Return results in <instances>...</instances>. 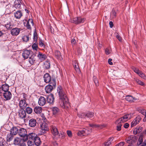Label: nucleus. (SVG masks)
<instances>
[{
    "label": "nucleus",
    "mask_w": 146,
    "mask_h": 146,
    "mask_svg": "<svg viewBox=\"0 0 146 146\" xmlns=\"http://www.w3.org/2000/svg\"><path fill=\"white\" fill-rule=\"evenodd\" d=\"M57 93L59 97V103L60 106L63 108H68L70 106L68 102L65 92L60 86L57 87Z\"/></svg>",
    "instance_id": "obj_1"
},
{
    "label": "nucleus",
    "mask_w": 146,
    "mask_h": 146,
    "mask_svg": "<svg viewBox=\"0 0 146 146\" xmlns=\"http://www.w3.org/2000/svg\"><path fill=\"white\" fill-rule=\"evenodd\" d=\"M132 115L131 113L127 114L118 119L115 122V124L117 125V128H121L123 123L130 119Z\"/></svg>",
    "instance_id": "obj_2"
},
{
    "label": "nucleus",
    "mask_w": 146,
    "mask_h": 146,
    "mask_svg": "<svg viewBox=\"0 0 146 146\" xmlns=\"http://www.w3.org/2000/svg\"><path fill=\"white\" fill-rule=\"evenodd\" d=\"M138 138L135 136L132 135L125 139L126 142L129 144L128 146H133L135 144Z\"/></svg>",
    "instance_id": "obj_3"
},
{
    "label": "nucleus",
    "mask_w": 146,
    "mask_h": 146,
    "mask_svg": "<svg viewBox=\"0 0 146 146\" xmlns=\"http://www.w3.org/2000/svg\"><path fill=\"white\" fill-rule=\"evenodd\" d=\"M85 19L81 17H77L74 18L73 19H71L70 21L76 24H78L83 23L85 21Z\"/></svg>",
    "instance_id": "obj_4"
},
{
    "label": "nucleus",
    "mask_w": 146,
    "mask_h": 146,
    "mask_svg": "<svg viewBox=\"0 0 146 146\" xmlns=\"http://www.w3.org/2000/svg\"><path fill=\"white\" fill-rule=\"evenodd\" d=\"M23 99H22L19 102V106L21 109H24L27 106L28 104L26 101V98L23 95Z\"/></svg>",
    "instance_id": "obj_5"
},
{
    "label": "nucleus",
    "mask_w": 146,
    "mask_h": 146,
    "mask_svg": "<svg viewBox=\"0 0 146 146\" xmlns=\"http://www.w3.org/2000/svg\"><path fill=\"white\" fill-rule=\"evenodd\" d=\"M78 115L79 117L82 118L88 117L91 118L93 117V113L91 112H89L86 114L81 113L78 114Z\"/></svg>",
    "instance_id": "obj_6"
},
{
    "label": "nucleus",
    "mask_w": 146,
    "mask_h": 146,
    "mask_svg": "<svg viewBox=\"0 0 146 146\" xmlns=\"http://www.w3.org/2000/svg\"><path fill=\"white\" fill-rule=\"evenodd\" d=\"M9 86L8 85L6 84L1 85L0 84V92L2 94L3 92L9 91Z\"/></svg>",
    "instance_id": "obj_7"
},
{
    "label": "nucleus",
    "mask_w": 146,
    "mask_h": 146,
    "mask_svg": "<svg viewBox=\"0 0 146 146\" xmlns=\"http://www.w3.org/2000/svg\"><path fill=\"white\" fill-rule=\"evenodd\" d=\"M37 57L39 60L42 62L44 60L46 59L47 56L45 54H43L40 52H39L37 55Z\"/></svg>",
    "instance_id": "obj_8"
},
{
    "label": "nucleus",
    "mask_w": 146,
    "mask_h": 146,
    "mask_svg": "<svg viewBox=\"0 0 146 146\" xmlns=\"http://www.w3.org/2000/svg\"><path fill=\"white\" fill-rule=\"evenodd\" d=\"M25 141L24 139L17 137L14 139L13 144L16 145H19Z\"/></svg>",
    "instance_id": "obj_9"
},
{
    "label": "nucleus",
    "mask_w": 146,
    "mask_h": 146,
    "mask_svg": "<svg viewBox=\"0 0 146 146\" xmlns=\"http://www.w3.org/2000/svg\"><path fill=\"white\" fill-rule=\"evenodd\" d=\"M26 111L24 109H21L19 111L18 115L21 118H24L26 117Z\"/></svg>",
    "instance_id": "obj_10"
},
{
    "label": "nucleus",
    "mask_w": 146,
    "mask_h": 146,
    "mask_svg": "<svg viewBox=\"0 0 146 146\" xmlns=\"http://www.w3.org/2000/svg\"><path fill=\"white\" fill-rule=\"evenodd\" d=\"M141 120V118L139 116L137 117L131 123V127H134Z\"/></svg>",
    "instance_id": "obj_11"
},
{
    "label": "nucleus",
    "mask_w": 146,
    "mask_h": 146,
    "mask_svg": "<svg viewBox=\"0 0 146 146\" xmlns=\"http://www.w3.org/2000/svg\"><path fill=\"white\" fill-rule=\"evenodd\" d=\"M3 93V96L6 100H10L11 99L12 95L10 92H5Z\"/></svg>",
    "instance_id": "obj_12"
},
{
    "label": "nucleus",
    "mask_w": 146,
    "mask_h": 146,
    "mask_svg": "<svg viewBox=\"0 0 146 146\" xmlns=\"http://www.w3.org/2000/svg\"><path fill=\"white\" fill-rule=\"evenodd\" d=\"M37 136L34 133H30L29 135H27V138L25 139V141L27 140L28 138L30 140H33Z\"/></svg>",
    "instance_id": "obj_13"
},
{
    "label": "nucleus",
    "mask_w": 146,
    "mask_h": 146,
    "mask_svg": "<svg viewBox=\"0 0 146 146\" xmlns=\"http://www.w3.org/2000/svg\"><path fill=\"white\" fill-rule=\"evenodd\" d=\"M27 21V23L24 22V24L25 26L28 29H30L31 28L30 24L31 23L33 25V20L31 19H29L28 21Z\"/></svg>",
    "instance_id": "obj_14"
},
{
    "label": "nucleus",
    "mask_w": 146,
    "mask_h": 146,
    "mask_svg": "<svg viewBox=\"0 0 146 146\" xmlns=\"http://www.w3.org/2000/svg\"><path fill=\"white\" fill-rule=\"evenodd\" d=\"M27 131L25 128H20L19 132V135L22 137L27 136Z\"/></svg>",
    "instance_id": "obj_15"
},
{
    "label": "nucleus",
    "mask_w": 146,
    "mask_h": 146,
    "mask_svg": "<svg viewBox=\"0 0 146 146\" xmlns=\"http://www.w3.org/2000/svg\"><path fill=\"white\" fill-rule=\"evenodd\" d=\"M20 31L19 29L17 28H15L11 30V33L13 35L17 36L19 35Z\"/></svg>",
    "instance_id": "obj_16"
},
{
    "label": "nucleus",
    "mask_w": 146,
    "mask_h": 146,
    "mask_svg": "<svg viewBox=\"0 0 146 146\" xmlns=\"http://www.w3.org/2000/svg\"><path fill=\"white\" fill-rule=\"evenodd\" d=\"M44 82L46 83H48L50 82L51 80V77L48 73L45 74L43 77Z\"/></svg>",
    "instance_id": "obj_17"
},
{
    "label": "nucleus",
    "mask_w": 146,
    "mask_h": 146,
    "mask_svg": "<svg viewBox=\"0 0 146 146\" xmlns=\"http://www.w3.org/2000/svg\"><path fill=\"white\" fill-rule=\"evenodd\" d=\"M55 57L58 59L61 60L62 59L60 52L58 50H56L54 53Z\"/></svg>",
    "instance_id": "obj_18"
},
{
    "label": "nucleus",
    "mask_w": 146,
    "mask_h": 146,
    "mask_svg": "<svg viewBox=\"0 0 146 146\" xmlns=\"http://www.w3.org/2000/svg\"><path fill=\"white\" fill-rule=\"evenodd\" d=\"M46 102L45 99L44 97L41 96L39 98L38 103L40 106H44L46 104Z\"/></svg>",
    "instance_id": "obj_19"
},
{
    "label": "nucleus",
    "mask_w": 146,
    "mask_h": 146,
    "mask_svg": "<svg viewBox=\"0 0 146 146\" xmlns=\"http://www.w3.org/2000/svg\"><path fill=\"white\" fill-rule=\"evenodd\" d=\"M33 141L35 146H39L41 144L40 139L38 137H36Z\"/></svg>",
    "instance_id": "obj_20"
},
{
    "label": "nucleus",
    "mask_w": 146,
    "mask_h": 146,
    "mask_svg": "<svg viewBox=\"0 0 146 146\" xmlns=\"http://www.w3.org/2000/svg\"><path fill=\"white\" fill-rule=\"evenodd\" d=\"M15 17L17 19H20L23 15V14L20 11H18L14 13Z\"/></svg>",
    "instance_id": "obj_21"
},
{
    "label": "nucleus",
    "mask_w": 146,
    "mask_h": 146,
    "mask_svg": "<svg viewBox=\"0 0 146 146\" xmlns=\"http://www.w3.org/2000/svg\"><path fill=\"white\" fill-rule=\"evenodd\" d=\"M36 121L35 119H31L29 121V124L31 127H34L36 126Z\"/></svg>",
    "instance_id": "obj_22"
},
{
    "label": "nucleus",
    "mask_w": 146,
    "mask_h": 146,
    "mask_svg": "<svg viewBox=\"0 0 146 146\" xmlns=\"http://www.w3.org/2000/svg\"><path fill=\"white\" fill-rule=\"evenodd\" d=\"M47 100L48 103L52 104L54 101V98L53 95L51 94L48 96L47 97Z\"/></svg>",
    "instance_id": "obj_23"
},
{
    "label": "nucleus",
    "mask_w": 146,
    "mask_h": 146,
    "mask_svg": "<svg viewBox=\"0 0 146 146\" xmlns=\"http://www.w3.org/2000/svg\"><path fill=\"white\" fill-rule=\"evenodd\" d=\"M31 51L27 50H25L22 54V56L25 59L27 58L30 54Z\"/></svg>",
    "instance_id": "obj_24"
},
{
    "label": "nucleus",
    "mask_w": 146,
    "mask_h": 146,
    "mask_svg": "<svg viewBox=\"0 0 146 146\" xmlns=\"http://www.w3.org/2000/svg\"><path fill=\"white\" fill-rule=\"evenodd\" d=\"M125 99L127 101L131 102H134L135 101L137 100V98H133V96H126Z\"/></svg>",
    "instance_id": "obj_25"
},
{
    "label": "nucleus",
    "mask_w": 146,
    "mask_h": 146,
    "mask_svg": "<svg viewBox=\"0 0 146 146\" xmlns=\"http://www.w3.org/2000/svg\"><path fill=\"white\" fill-rule=\"evenodd\" d=\"M53 87L51 85H48L46 86L45 88V90L47 93H50L52 90Z\"/></svg>",
    "instance_id": "obj_26"
},
{
    "label": "nucleus",
    "mask_w": 146,
    "mask_h": 146,
    "mask_svg": "<svg viewBox=\"0 0 146 146\" xmlns=\"http://www.w3.org/2000/svg\"><path fill=\"white\" fill-rule=\"evenodd\" d=\"M89 127H94V128H97V127H100L102 128V127H107V125L105 124H103L102 125H96L94 124H89Z\"/></svg>",
    "instance_id": "obj_27"
},
{
    "label": "nucleus",
    "mask_w": 146,
    "mask_h": 146,
    "mask_svg": "<svg viewBox=\"0 0 146 146\" xmlns=\"http://www.w3.org/2000/svg\"><path fill=\"white\" fill-rule=\"evenodd\" d=\"M34 111L36 113H40L42 111V107L40 106H36L34 108Z\"/></svg>",
    "instance_id": "obj_28"
},
{
    "label": "nucleus",
    "mask_w": 146,
    "mask_h": 146,
    "mask_svg": "<svg viewBox=\"0 0 146 146\" xmlns=\"http://www.w3.org/2000/svg\"><path fill=\"white\" fill-rule=\"evenodd\" d=\"M114 138L111 137L109 138L107 141L103 145V146H109L111 144L112 141L113 140Z\"/></svg>",
    "instance_id": "obj_29"
},
{
    "label": "nucleus",
    "mask_w": 146,
    "mask_h": 146,
    "mask_svg": "<svg viewBox=\"0 0 146 146\" xmlns=\"http://www.w3.org/2000/svg\"><path fill=\"white\" fill-rule=\"evenodd\" d=\"M52 109L53 114L54 115H57L60 111L59 109L57 107H53Z\"/></svg>",
    "instance_id": "obj_30"
},
{
    "label": "nucleus",
    "mask_w": 146,
    "mask_h": 146,
    "mask_svg": "<svg viewBox=\"0 0 146 146\" xmlns=\"http://www.w3.org/2000/svg\"><path fill=\"white\" fill-rule=\"evenodd\" d=\"M143 135L141 134L140 135L137 144V146H139L142 144L143 140Z\"/></svg>",
    "instance_id": "obj_31"
},
{
    "label": "nucleus",
    "mask_w": 146,
    "mask_h": 146,
    "mask_svg": "<svg viewBox=\"0 0 146 146\" xmlns=\"http://www.w3.org/2000/svg\"><path fill=\"white\" fill-rule=\"evenodd\" d=\"M44 67L45 69H48L50 68V62L46 61L44 62Z\"/></svg>",
    "instance_id": "obj_32"
},
{
    "label": "nucleus",
    "mask_w": 146,
    "mask_h": 146,
    "mask_svg": "<svg viewBox=\"0 0 146 146\" xmlns=\"http://www.w3.org/2000/svg\"><path fill=\"white\" fill-rule=\"evenodd\" d=\"M10 132L11 135H15L18 133V131L17 128H11Z\"/></svg>",
    "instance_id": "obj_33"
},
{
    "label": "nucleus",
    "mask_w": 146,
    "mask_h": 146,
    "mask_svg": "<svg viewBox=\"0 0 146 146\" xmlns=\"http://www.w3.org/2000/svg\"><path fill=\"white\" fill-rule=\"evenodd\" d=\"M51 132L54 136H56L58 135L59 132L57 128H52Z\"/></svg>",
    "instance_id": "obj_34"
},
{
    "label": "nucleus",
    "mask_w": 146,
    "mask_h": 146,
    "mask_svg": "<svg viewBox=\"0 0 146 146\" xmlns=\"http://www.w3.org/2000/svg\"><path fill=\"white\" fill-rule=\"evenodd\" d=\"M21 2L19 0H16L14 2L15 6L16 8H20L21 6Z\"/></svg>",
    "instance_id": "obj_35"
},
{
    "label": "nucleus",
    "mask_w": 146,
    "mask_h": 146,
    "mask_svg": "<svg viewBox=\"0 0 146 146\" xmlns=\"http://www.w3.org/2000/svg\"><path fill=\"white\" fill-rule=\"evenodd\" d=\"M40 132L39 134L40 135H42L43 134L45 133L46 131H48L49 130V128H40Z\"/></svg>",
    "instance_id": "obj_36"
},
{
    "label": "nucleus",
    "mask_w": 146,
    "mask_h": 146,
    "mask_svg": "<svg viewBox=\"0 0 146 146\" xmlns=\"http://www.w3.org/2000/svg\"><path fill=\"white\" fill-rule=\"evenodd\" d=\"M73 64L74 67L76 70L78 72H80V70L79 68V66L78 64L76 62H74L73 63Z\"/></svg>",
    "instance_id": "obj_37"
},
{
    "label": "nucleus",
    "mask_w": 146,
    "mask_h": 146,
    "mask_svg": "<svg viewBox=\"0 0 146 146\" xmlns=\"http://www.w3.org/2000/svg\"><path fill=\"white\" fill-rule=\"evenodd\" d=\"M12 124L11 122L6 123L3 126V128H16L15 127H12Z\"/></svg>",
    "instance_id": "obj_38"
},
{
    "label": "nucleus",
    "mask_w": 146,
    "mask_h": 146,
    "mask_svg": "<svg viewBox=\"0 0 146 146\" xmlns=\"http://www.w3.org/2000/svg\"><path fill=\"white\" fill-rule=\"evenodd\" d=\"M142 131V128H134L133 130V133L134 134L136 135Z\"/></svg>",
    "instance_id": "obj_39"
},
{
    "label": "nucleus",
    "mask_w": 146,
    "mask_h": 146,
    "mask_svg": "<svg viewBox=\"0 0 146 146\" xmlns=\"http://www.w3.org/2000/svg\"><path fill=\"white\" fill-rule=\"evenodd\" d=\"M10 133V134L7 135V141L8 142H10L13 140V135Z\"/></svg>",
    "instance_id": "obj_40"
},
{
    "label": "nucleus",
    "mask_w": 146,
    "mask_h": 146,
    "mask_svg": "<svg viewBox=\"0 0 146 146\" xmlns=\"http://www.w3.org/2000/svg\"><path fill=\"white\" fill-rule=\"evenodd\" d=\"M35 61L34 56L32 55L29 58V62L31 64H33Z\"/></svg>",
    "instance_id": "obj_41"
},
{
    "label": "nucleus",
    "mask_w": 146,
    "mask_h": 146,
    "mask_svg": "<svg viewBox=\"0 0 146 146\" xmlns=\"http://www.w3.org/2000/svg\"><path fill=\"white\" fill-rule=\"evenodd\" d=\"M0 146H7L6 142L3 139L1 138L0 140Z\"/></svg>",
    "instance_id": "obj_42"
},
{
    "label": "nucleus",
    "mask_w": 146,
    "mask_h": 146,
    "mask_svg": "<svg viewBox=\"0 0 146 146\" xmlns=\"http://www.w3.org/2000/svg\"><path fill=\"white\" fill-rule=\"evenodd\" d=\"M25 111L28 114H31L32 112L33 109L31 108L28 107L26 108Z\"/></svg>",
    "instance_id": "obj_43"
},
{
    "label": "nucleus",
    "mask_w": 146,
    "mask_h": 146,
    "mask_svg": "<svg viewBox=\"0 0 146 146\" xmlns=\"http://www.w3.org/2000/svg\"><path fill=\"white\" fill-rule=\"evenodd\" d=\"M92 131L91 128H86L84 130V131L86 135H88L90 134Z\"/></svg>",
    "instance_id": "obj_44"
},
{
    "label": "nucleus",
    "mask_w": 146,
    "mask_h": 146,
    "mask_svg": "<svg viewBox=\"0 0 146 146\" xmlns=\"http://www.w3.org/2000/svg\"><path fill=\"white\" fill-rule=\"evenodd\" d=\"M78 136H82L86 135L84 131V130L79 131L78 133Z\"/></svg>",
    "instance_id": "obj_45"
},
{
    "label": "nucleus",
    "mask_w": 146,
    "mask_h": 146,
    "mask_svg": "<svg viewBox=\"0 0 146 146\" xmlns=\"http://www.w3.org/2000/svg\"><path fill=\"white\" fill-rule=\"evenodd\" d=\"M93 80L96 86H99V82L96 76H94Z\"/></svg>",
    "instance_id": "obj_46"
},
{
    "label": "nucleus",
    "mask_w": 146,
    "mask_h": 146,
    "mask_svg": "<svg viewBox=\"0 0 146 146\" xmlns=\"http://www.w3.org/2000/svg\"><path fill=\"white\" fill-rule=\"evenodd\" d=\"M116 13L115 11L113 9L111 13V15L113 18L115 17L116 16Z\"/></svg>",
    "instance_id": "obj_47"
},
{
    "label": "nucleus",
    "mask_w": 146,
    "mask_h": 146,
    "mask_svg": "<svg viewBox=\"0 0 146 146\" xmlns=\"http://www.w3.org/2000/svg\"><path fill=\"white\" fill-rule=\"evenodd\" d=\"M29 39V37L28 36H24L22 38V39L23 41L26 42L28 41Z\"/></svg>",
    "instance_id": "obj_48"
},
{
    "label": "nucleus",
    "mask_w": 146,
    "mask_h": 146,
    "mask_svg": "<svg viewBox=\"0 0 146 146\" xmlns=\"http://www.w3.org/2000/svg\"><path fill=\"white\" fill-rule=\"evenodd\" d=\"M50 81L51 82L49 85H52V87L53 86V87H55L56 85L55 80L54 79H53L51 80H50Z\"/></svg>",
    "instance_id": "obj_49"
},
{
    "label": "nucleus",
    "mask_w": 146,
    "mask_h": 146,
    "mask_svg": "<svg viewBox=\"0 0 146 146\" xmlns=\"http://www.w3.org/2000/svg\"><path fill=\"white\" fill-rule=\"evenodd\" d=\"M34 40L36 42L37 40V33L36 32H35L33 34Z\"/></svg>",
    "instance_id": "obj_50"
},
{
    "label": "nucleus",
    "mask_w": 146,
    "mask_h": 146,
    "mask_svg": "<svg viewBox=\"0 0 146 146\" xmlns=\"http://www.w3.org/2000/svg\"><path fill=\"white\" fill-rule=\"evenodd\" d=\"M138 111L143 115L146 114V111L142 109H139L138 110Z\"/></svg>",
    "instance_id": "obj_51"
},
{
    "label": "nucleus",
    "mask_w": 146,
    "mask_h": 146,
    "mask_svg": "<svg viewBox=\"0 0 146 146\" xmlns=\"http://www.w3.org/2000/svg\"><path fill=\"white\" fill-rule=\"evenodd\" d=\"M5 27L8 30H10L12 28L11 25L10 23L7 24L5 25Z\"/></svg>",
    "instance_id": "obj_52"
},
{
    "label": "nucleus",
    "mask_w": 146,
    "mask_h": 146,
    "mask_svg": "<svg viewBox=\"0 0 146 146\" xmlns=\"http://www.w3.org/2000/svg\"><path fill=\"white\" fill-rule=\"evenodd\" d=\"M41 128H47L48 127L47 124L45 122H43L40 125Z\"/></svg>",
    "instance_id": "obj_53"
},
{
    "label": "nucleus",
    "mask_w": 146,
    "mask_h": 146,
    "mask_svg": "<svg viewBox=\"0 0 146 146\" xmlns=\"http://www.w3.org/2000/svg\"><path fill=\"white\" fill-rule=\"evenodd\" d=\"M136 82L139 84L141 86H144L145 85L144 83L141 81L139 80L138 79L136 80Z\"/></svg>",
    "instance_id": "obj_54"
},
{
    "label": "nucleus",
    "mask_w": 146,
    "mask_h": 146,
    "mask_svg": "<svg viewBox=\"0 0 146 146\" xmlns=\"http://www.w3.org/2000/svg\"><path fill=\"white\" fill-rule=\"evenodd\" d=\"M139 74L138 75L141 77V78H143V79H145L146 78V76L143 73L141 72H140V73H139Z\"/></svg>",
    "instance_id": "obj_55"
},
{
    "label": "nucleus",
    "mask_w": 146,
    "mask_h": 146,
    "mask_svg": "<svg viewBox=\"0 0 146 146\" xmlns=\"http://www.w3.org/2000/svg\"><path fill=\"white\" fill-rule=\"evenodd\" d=\"M32 47L33 50H37L38 48L37 45L35 43L33 44Z\"/></svg>",
    "instance_id": "obj_56"
},
{
    "label": "nucleus",
    "mask_w": 146,
    "mask_h": 146,
    "mask_svg": "<svg viewBox=\"0 0 146 146\" xmlns=\"http://www.w3.org/2000/svg\"><path fill=\"white\" fill-rule=\"evenodd\" d=\"M27 144L28 146H35V145L33 143V142L30 140L28 141Z\"/></svg>",
    "instance_id": "obj_57"
},
{
    "label": "nucleus",
    "mask_w": 146,
    "mask_h": 146,
    "mask_svg": "<svg viewBox=\"0 0 146 146\" xmlns=\"http://www.w3.org/2000/svg\"><path fill=\"white\" fill-rule=\"evenodd\" d=\"M39 45L41 47H44L45 45L43 42V41L41 40H40L39 41Z\"/></svg>",
    "instance_id": "obj_58"
},
{
    "label": "nucleus",
    "mask_w": 146,
    "mask_h": 146,
    "mask_svg": "<svg viewBox=\"0 0 146 146\" xmlns=\"http://www.w3.org/2000/svg\"><path fill=\"white\" fill-rule=\"evenodd\" d=\"M133 70L135 72L138 74H139V73H140L141 72V71L139 70L138 69L134 67L133 68Z\"/></svg>",
    "instance_id": "obj_59"
},
{
    "label": "nucleus",
    "mask_w": 146,
    "mask_h": 146,
    "mask_svg": "<svg viewBox=\"0 0 146 146\" xmlns=\"http://www.w3.org/2000/svg\"><path fill=\"white\" fill-rule=\"evenodd\" d=\"M124 142H121L116 145L115 146H123L125 144Z\"/></svg>",
    "instance_id": "obj_60"
},
{
    "label": "nucleus",
    "mask_w": 146,
    "mask_h": 146,
    "mask_svg": "<svg viewBox=\"0 0 146 146\" xmlns=\"http://www.w3.org/2000/svg\"><path fill=\"white\" fill-rule=\"evenodd\" d=\"M67 133L69 137H71L72 136V133L71 131L68 130L67 131Z\"/></svg>",
    "instance_id": "obj_61"
},
{
    "label": "nucleus",
    "mask_w": 146,
    "mask_h": 146,
    "mask_svg": "<svg viewBox=\"0 0 146 146\" xmlns=\"http://www.w3.org/2000/svg\"><path fill=\"white\" fill-rule=\"evenodd\" d=\"M123 125L124 128H128L129 126V124L128 123H125V124L123 123L122 125Z\"/></svg>",
    "instance_id": "obj_62"
},
{
    "label": "nucleus",
    "mask_w": 146,
    "mask_h": 146,
    "mask_svg": "<svg viewBox=\"0 0 146 146\" xmlns=\"http://www.w3.org/2000/svg\"><path fill=\"white\" fill-rule=\"evenodd\" d=\"M105 52L107 55H108L110 53V51L109 49L107 48L105 50Z\"/></svg>",
    "instance_id": "obj_63"
},
{
    "label": "nucleus",
    "mask_w": 146,
    "mask_h": 146,
    "mask_svg": "<svg viewBox=\"0 0 146 146\" xmlns=\"http://www.w3.org/2000/svg\"><path fill=\"white\" fill-rule=\"evenodd\" d=\"M116 38L118 39V40L121 41V38L120 36L118 35L116 36Z\"/></svg>",
    "instance_id": "obj_64"
}]
</instances>
